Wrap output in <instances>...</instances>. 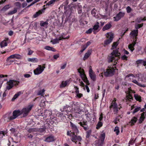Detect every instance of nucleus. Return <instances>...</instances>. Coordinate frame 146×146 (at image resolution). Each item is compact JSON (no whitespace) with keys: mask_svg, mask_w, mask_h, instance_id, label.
I'll list each match as a JSON object with an SVG mask.
<instances>
[{"mask_svg":"<svg viewBox=\"0 0 146 146\" xmlns=\"http://www.w3.org/2000/svg\"><path fill=\"white\" fill-rule=\"evenodd\" d=\"M120 53L119 52L118 49L113 50L111 54L109 55L107 58L108 61L109 63L113 62L116 64L120 58Z\"/></svg>","mask_w":146,"mask_h":146,"instance_id":"f257e3e1","label":"nucleus"},{"mask_svg":"<svg viewBox=\"0 0 146 146\" xmlns=\"http://www.w3.org/2000/svg\"><path fill=\"white\" fill-rule=\"evenodd\" d=\"M21 115V111L19 110H14L13 112L12 115H9L8 117L7 121H12L20 115Z\"/></svg>","mask_w":146,"mask_h":146,"instance_id":"f03ea898","label":"nucleus"},{"mask_svg":"<svg viewBox=\"0 0 146 146\" xmlns=\"http://www.w3.org/2000/svg\"><path fill=\"white\" fill-rule=\"evenodd\" d=\"M106 37L108 38L107 40H104V46H106L110 44L112 41L113 38V34L111 33H107Z\"/></svg>","mask_w":146,"mask_h":146,"instance_id":"7ed1b4c3","label":"nucleus"},{"mask_svg":"<svg viewBox=\"0 0 146 146\" xmlns=\"http://www.w3.org/2000/svg\"><path fill=\"white\" fill-rule=\"evenodd\" d=\"M115 69L113 67H110L109 68L107 69L106 71L104 72V75L106 77L112 76L113 75Z\"/></svg>","mask_w":146,"mask_h":146,"instance_id":"20e7f679","label":"nucleus"},{"mask_svg":"<svg viewBox=\"0 0 146 146\" xmlns=\"http://www.w3.org/2000/svg\"><path fill=\"white\" fill-rule=\"evenodd\" d=\"M33 107L32 105H29L26 108H24L21 111V114H23L24 116L27 115L28 113L31 111Z\"/></svg>","mask_w":146,"mask_h":146,"instance_id":"39448f33","label":"nucleus"},{"mask_svg":"<svg viewBox=\"0 0 146 146\" xmlns=\"http://www.w3.org/2000/svg\"><path fill=\"white\" fill-rule=\"evenodd\" d=\"M45 67L42 66L40 65H38V67L34 70L35 75H38L40 74L44 70Z\"/></svg>","mask_w":146,"mask_h":146,"instance_id":"423d86ee","label":"nucleus"},{"mask_svg":"<svg viewBox=\"0 0 146 146\" xmlns=\"http://www.w3.org/2000/svg\"><path fill=\"white\" fill-rule=\"evenodd\" d=\"M89 73L91 79L93 81H95L96 79V76L95 73L92 70L91 66H90L89 67Z\"/></svg>","mask_w":146,"mask_h":146,"instance_id":"0eeeda50","label":"nucleus"},{"mask_svg":"<svg viewBox=\"0 0 146 146\" xmlns=\"http://www.w3.org/2000/svg\"><path fill=\"white\" fill-rule=\"evenodd\" d=\"M125 13L122 12H119L117 14L116 16L113 17V19L114 21H118L121 19L125 15Z\"/></svg>","mask_w":146,"mask_h":146,"instance_id":"6e6552de","label":"nucleus"},{"mask_svg":"<svg viewBox=\"0 0 146 146\" xmlns=\"http://www.w3.org/2000/svg\"><path fill=\"white\" fill-rule=\"evenodd\" d=\"M77 134H75L74 136L71 139V140L73 142H75L76 143L77 142V141L80 142L82 139V137L80 136H77Z\"/></svg>","mask_w":146,"mask_h":146,"instance_id":"1a4fd4ad","label":"nucleus"},{"mask_svg":"<svg viewBox=\"0 0 146 146\" xmlns=\"http://www.w3.org/2000/svg\"><path fill=\"white\" fill-rule=\"evenodd\" d=\"M80 126L83 128L86 131L88 129V126L87 125L88 122L86 121H83L80 122L78 123Z\"/></svg>","mask_w":146,"mask_h":146,"instance_id":"9d476101","label":"nucleus"},{"mask_svg":"<svg viewBox=\"0 0 146 146\" xmlns=\"http://www.w3.org/2000/svg\"><path fill=\"white\" fill-rule=\"evenodd\" d=\"M70 83V79L67 80L65 81H63L60 85V88H64L68 86Z\"/></svg>","mask_w":146,"mask_h":146,"instance_id":"9b49d317","label":"nucleus"},{"mask_svg":"<svg viewBox=\"0 0 146 146\" xmlns=\"http://www.w3.org/2000/svg\"><path fill=\"white\" fill-rule=\"evenodd\" d=\"M70 126L73 131L72 132L76 134L78 133V130L76 125L71 122H70Z\"/></svg>","mask_w":146,"mask_h":146,"instance_id":"f8f14e48","label":"nucleus"},{"mask_svg":"<svg viewBox=\"0 0 146 146\" xmlns=\"http://www.w3.org/2000/svg\"><path fill=\"white\" fill-rule=\"evenodd\" d=\"M13 80H9V81L7 82L6 90H9L12 89L13 87Z\"/></svg>","mask_w":146,"mask_h":146,"instance_id":"ddd939ff","label":"nucleus"},{"mask_svg":"<svg viewBox=\"0 0 146 146\" xmlns=\"http://www.w3.org/2000/svg\"><path fill=\"white\" fill-rule=\"evenodd\" d=\"M78 71L80 73V76L82 79L86 77L85 74L84 70L83 69H82L81 67L79 68L78 69Z\"/></svg>","mask_w":146,"mask_h":146,"instance_id":"4468645a","label":"nucleus"},{"mask_svg":"<svg viewBox=\"0 0 146 146\" xmlns=\"http://www.w3.org/2000/svg\"><path fill=\"white\" fill-rule=\"evenodd\" d=\"M10 42V40L8 38H5L3 41L0 44V46L1 48L7 45V44Z\"/></svg>","mask_w":146,"mask_h":146,"instance_id":"2eb2a0df","label":"nucleus"},{"mask_svg":"<svg viewBox=\"0 0 146 146\" xmlns=\"http://www.w3.org/2000/svg\"><path fill=\"white\" fill-rule=\"evenodd\" d=\"M44 10H39L33 15V17L34 18H36L38 17L42 13H44Z\"/></svg>","mask_w":146,"mask_h":146,"instance_id":"dca6fc26","label":"nucleus"},{"mask_svg":"<svg viewBox=\"0 0 146 146\" xmlns=\"http://www.w3.org/2000/svg\"><path fill=\"white\" fill-rule=\"evenodd\" d=\"M104 141L100 139L96 141L93 143L95 146H103Z\"/></svg>","mask_w":146,"mask_h":146,"instance_id":"f3484780","label":"nucleus"},{"mask_svg":"<svg viewBox=\"0 0 146 146\" xmlns=\"http://www.w3.org/2000/svg\"><path fill=\"white\" fill-rule=\"evenodd\" d=\"M92 52V50H88L87 51V52L86 53L84 57L83 60H85L89 57L91 53Z\"/></svg>","mask_w":146,"mask_h":146,"instance_id":"a211bd4d","label":"nucleus"},{"mask_svg":"<svg viewBox=\"0 0 146 146\" xmlns=\"http://www.w3.org/2000/svg\"><path fill=\"white\" fill-rule=\"evenodd\" d=\"M138 33V30H134L132 31L130 33V35L133 37H136Z\"/></svg>","mask_w":146,"mask_h":146,"instance_id":"6ab92c4d","label":"nucleus"},{"mask_svg":"<svg viewBox=\"0 0 146 146\" xmlns=\"http://www.w3.org/2000/svg\"><path fill=\"white\" fill-rule=\"evenodd\" d=\"M112 25L110 23H108L103 28L102 30L103 31L108 30L110 28Z\"/></svg>","mask_w":146,"mask_h":146,"instance_id":"aec40b11","label":"nucleus"},{"mask_svg":"<svg viewBox=\"0 0 146 146\" xmlns=\"http://www.w3.org/2000/svg\"><path fill=\"white\" fill-rule=\"evenodd\" d=\"M48 19L46 21L44 22L43 21H40V25L41 27H45L46 28L47 27V25H48Z\"/></svg>","mask_w":146,"mask_h":146,"instance_id":"412c9836","label":"nucleus"},{"mask_svg":"<svg viewBox=\"0 0 146 146\" xmlns=\"http://www.w3.org/2000/svg\"><path fill=\"white\" fill-rule=\"evenodd\" d=\"M145 112H143L141 114V116L140 117L139 123L140 124L142 123L145 118Z\"/></svg>","mask_w":146,"mask_h":146,"instance_id":"4be33fe9","label":"nucleus"},{"mask_svg":"<svg viewBox=\"0 0 146 146\" xmlns=\"http://www.w3.org/2000/svg\"><path fill=\"white\" fill-rule=\"evenodd\" d=\"M55 140L53 136H50L47 137L45 139V141L48 142H51Z\"/></svg>","mask_w":146,"mask_h":146,"instance_id":"5701e85b","label":"nucleus"},{"mask_svg":"<svg viewBox=\"0 0 146 146\" xmlns=\"http://www.w3.org/2000/svg\"><path fill=\"white\" fill-rule=\"evenodd\" d=\"M135 44V42H134V43L129 44L128 45V48L130 50L131 52H133L135 49L134 46Z\"/></svg>","mask_w":146,"mask_h":146,"instance_id":"b1692460","label":"nucleus"},{"mask_svg":"<svg viewBox=\"0 0 146 146\" xmlns=\"http://www.w3.org/2000/svg\"><path fill=\"white\" fill-rule=\"evenodd\" d=\"M126 101L127 102V101H131L133 100V97L132 95L130 94H129L127 95L126 96Z\"/></svg>","mask_w":146,"mask_h":146,"instance_id":"393cba45","label":"nucleus"},{"mask_svg":"<svg viewBox=\"0 0 146 146\" xmlns=\"http://www.w3.org/2000/svg\"><path fill=\"white\" fill-rule=\"evenodd\" d=\"M52 114V112L46 110L44 112V115H45L46 117L47 118V119L50 118V115Z\"/></svg>","mask_w":146,"mask_h":146,"instance_id":"a878e982","label":"nucleus"},{"mask_svg":"<svg viewBox=\"0 0 146 146\" xmlns=\"http://www.w3.org/2000/svg\"><path fill=\"white\" fill-rule=\"evenodd\" d=\"M28 61L29 62H37L38 60L37 58H29L28 59Z\"/></svg>","mask_w":146,"mask_h":146,"instance_id":"bb28decb","label":"nucleus"},{"mask_svg":"<svg viewBox=\"0 0 146 146\" xmlns=\"http://www.w3.org/2000/svg\"><path fill=\"white\" fill-rule=\"evenodd\" d=\"M137 120V117H132L131 120V125L132 126L134 125L135 123L136 122Z\"/></svg>","mask_w":146,"mask_h":146,"instance_id":"cd10ccee","label":"nucleus"},{"mask_svg":"<svg viewBox=\"0 0 146 146\" xmlns=\"http://www.w3.org/2000/svg\"><path fill=\"white\" fill-rule=\"evenodd\" d=\"M44 48L48 50L51 51L53 52L56 51V50L55 48H54L52 47H50L49 46H45L44 47Z\"/></svg>","mask_w":146,"mask_h":146,"instance_id":"c85d7f7f","label":"nucleus"},{"mask_svg":"<svg viewBox=\"0 0 146 146\" xmlns=\"http://www.w3.org/2000/svg\"><path fill=\"white\" fill-rule=\"evenodd\" d=\"M105 132H104V131H103L100 135V139L102 141H104L105 139Z\"/></svg>","mask_w":146,"mask_h":146,"instance_id":"c756f323","label":"nucleus"},{"mask_svg":"<svg viewBox=\"0 0 146 146\" xmlns=\"http://www.w3.org/2000/svg\"><path fill=\"white\" fill-rule=\"evenodd\" d=\"M132 82L136 84L137 85L139 86L143 87H144L145 86L144 85H142L140 83H139L136 80H134L132 81Z\"/></svg>","mask_w":146,"mask_h":146,"instance_id":"7c9ffc66","label":"nucleus"},{"mask_svg":"<svg viewBox=\"0 0 146 146\" xmlns=\"http://www.w3.org/2000/svg\"><path fill=\"white\" fill-rule=\"evenodd\" d=\"M134 96L135 99L137 101L141 102V97L137 94H134Z\"/></svg>","mask_w":146,"mask_h":146,"instance_id":"2f4dec72","label":"nucleus"},{"mask_svg":"<svg viewBox=\"0 0 146 146\" xmlns=\"http://www.w3.org/2000/svg\"><path fill=\"white\" fill-rule=\"evenodd\" d=\"M118 106L117 105L116 102H111V104L110 106V108L111 109L113 107H115Z\"/></svg>","mask_w":146,"mask_h":146,"instance_id":"473e14b6","label":"nucleus"},{"mask_svg":"<svg viewBox=\"0 0 146 146\" xmlns=\"http://www.w3.org/2000/svg\"><path fill=\"white\" fill-rule=\"evenodd\" d=\"M143 26V23L141 24H135V27L136 30H138V29L141 27Z\"/></svg>","mask_w":146,"mask_h":146,"instance_id":"72a5a7b5","label":"nucleus"},{"mask_svg":"<svg viewBox=\"0 0 146 146\" xmlns=\"http://www.w3.org/2000/svg\"><path fill=\"white\" fill-rule=\"evenodd\" d=\"M99 23L97 22H96V24L94 26L93 28V30H94V31H96L98 29L99 27Z\"/></svg>","mask_w":146,"mask_h":146,"instance_id":"f704fd0d","label":"nucleus"},{"mask_svg":"<svg viewBox=\"0 0 146 146\" xmlns=\"http://www.w3.org/2000/svg\"><path fill=\"white\" fill-rule=\"evenodd\" d=\"M37 129L36 128H30L27 131L29 133H31L37 131Z\"/></svg>","mask_w":146,"mask_h":146,"instance_id":"c9c22d12","label":"nucleus"},{"mask_svg":"<svg viewBox=\"0 0 146 146\" xmlns=\"http://www.w3.org/2000/svg\"><path fill=\"white\" fill-rule=\"evenodd\" d=\"M103 125V123L102 122L99 121L96 125V128L98 129Z\"/></svg>","mask_w":146,"mask_h":146,"instance_id":"e433bc0d","label":"nucleus"},{"mask_svg":"<svg viewBox=\"0 0 146 146\" xmlns=\"http://www.w3.org/2000/svg\"><path fill=\"white\" fill-rule=\"evenodd\" d=\"M14 5L15 6L17 9L20 8L21 6V5L20 3L18 2L15 3H14Z\"/></svg>","mask_w":146,"mask_h":146,"instance_id":"4c0bfd02","label":"nucleus"},{"mask_svg":"<svg viewBox=\"0 0 146 146\" xmlns=\"http://www.w3.org/2000/svg\"><path fill=\"white\" fill-rule=\"evenodd\" d=\"M118 44L117 42H114L112 45V48H111V50H113L115 48Z\"/></svg>","mask_w":146,"mask_h":146,"instance_id":"58836bf2","label":"nucleus"},{"mask_svg":"<svg viewBox=\"0 0 146 146\" xmlns=\"http://www.w3.org/2000/svg\"><path fill=\"white\" fill-rule=\"evenodd\" d=\"M141 108L140 107H137L135 108L133 111H131L133 113H135L140 110Z\"/></svg>","mask_w":146,"mask_h":146,"instance_id":"ea45409f","label":"nucleus"},{"mask_svg":"<svg viewBox=\"0 0 146 146\" xmlns=\"http://www.w3.org/2000/svg\"><path fill=\"white\" fill-rule=\"evenodd\" d=\"M82 80H83V81L85 82L86 84L87 85H89L90 84V83L89 82V81L88 80L87 78V77H86L85 78H83L82 79Z\"/></svg>","mask_w":146,"mask_h":146,"instance_id":"a19ab883","label":"nucleus"},{"mask_svg":"<svg viewBox=\"0 0 146 146\" xmlns=\"http://www.w3.org/2000/svg\"><path fill=\"white\" fill-rule=\"evenodd\" d=\"M114 131L115 132V133L117 135L119 134V130L118 127H115L114 129Z\"/></svg>","mask_w":146,"mask_h":146,"instance_id":"79ce46f5","label":"nucleus"},{"mask_svg":"<svg viewBox=\"0 0 146 146\" xmlns=\"http://www.w3.org/2000/svg\"><path fill=\"white\" fill-rule=\"evenodd\" d=\"M15 54V58L17 59H22V56L19 54Z\"/></svg>","mask_w":146,"mask_h":146,"instance_id":"37998d69","label":"nucleus"},{"mask_svg":"<svg viewBox=\"0 0 146 146\" xmlns=\"http://www.w3.org/2000/svg\"><path fill=\"white\" fill-rule=\"evenodd\" d=\"M92 131L91 130H89L86 132V138H89L91 134Z\"/></svg>","mask_w":146,"mask_h":146,"instance_id":"c03bdc74","label":"nucleus"},{"mask_svg":"<svg viewBox=\"0 0 146 146\" xmlns=\"http://www.w3.org/2000/svg\"><path fill=\"white\" fill-rule=\"evenodd\" d=\"M67 134L68 135L70 136V137H72H72L74 136L75 133H74L72 132H71V131H68L67 132Z\"/></svg>","mask_w":146,"mask_h":146,"instance_id":"a18cd8bd","label":"nucleus"},{"mask_svg":"<svg viewBox=\"0 0 146 146\" xmlns=\"http://www.w3.org/2000/svg\"><path fill=\"white\" fill-rule=\"evenodd\" d=\"M113 111L114 112V113L115 114H116L117 113L118 111V106L113 107Z\"/></svg>","mask_w":146,"mask_h":146,"instance_id":"49530a36","label":"nucleus"},{"mask_svg":"<svg viewBox=\"0 0 146 146\" xmlns=\"http://www.w3.org/2000/svg\"><path fill=\"white\" fill-rule=\"evenodd\" d=\"M37 129V131H39L41 133H43L45 131V128H44Z\"/></svg>","mask_w":146,"mask_h":146,"instance_id":"de8ad7c7","label":"nucleus"},{"mask_svg":"<svg viewBox=\"0 0 146 146\" xmlns=\"http://www.w3.org/2000/svg\"><path fill=\"white\" fill-rule=\"evenodd\" d=\"M51 42H52L53 44L58 43L59 42L58 38H57L53 39V40H51Z\"/></svg>","mask_w":146,"mask_h":146,"instance_id":"09e8293b","label":"nucleus"},{"mask_svg":"<svg viewBox=\"0 0 146 146\" xmlns=\"http://www.w3.org/2000/svg\"><path fill=\"white\" fill-rule=\"evenodd\" d=\"M40 0H35L34 1H33L32 3L30 5H28L27 7V8H28L29 7L31 6L32 5L38 2L39 1H40Z\"/></svg>","mask_w":146,"mask_h":146,"instance_id":"8fccbe9b","label":"nucleus"},{"mask_svg":"<svg viewBox=\"0 0 146 146\" xmlns=\"http://www.w3.org/2000/svg\"><path fill=\"white\" fill-rule=\"evenodd\" d=\"M119 117H120V115H119L118 116L116 117L115 119L114 120L113 122H114L115 124H117V121H119V119L118 118Z\"/></svg>","mask_w":146,"mask_h":146,"instance_id":"3c124183","label":"nucleus"},{"mask_svg":"<svg viewBox=\"0 0 146 146\" xmlns=\"http://www.w3.org/2000/svg\"><path fill=\"white\" fill-rule=\"evenodd\" d=\"M26 136L27 138H29L31 140H32L33 137V135L31 134H30L29 133L27 134L26 135Z\"/></svg>","mask_w":146,"mask_h":146,"instance_id":"603ef678","label":"nucleus"},{"mask_svg":"<svg viewBox=\"0 0 146 146\" xmlns=\"http://www.w3.org/2000/svg\"><path fill=\"white\" fill-rule=\"evenodd\" d=\"M13 80V86H17L19 84V81H18L16 80Z\"/></svg>","mask_w":146,"mask_h":146,"instance_id":"864d4df0","label":"nucleus"},{"mask_svg":"<svg viewBox=\"0 0 146 146\" xmlns=\"http://www.w3.org/2000/svg\"><path fill=\"white\" fill-rule=\"evenodd\" d=\"M96 10H92L91 11V13L93 16L96 17Z\"/></svg>","mask_w":146,"mask_h":146,"instance_id":"5fc2aeb1","label":"nucleus"},{"mask_svg":"<svg viewBox=\"0 0 146 146\" xmlns=\"http://www.w3.org/2000/svg\"><path fill=\"white\" fill-rule=\"evenodd\" d=\"M27 50L29 51V52L27 54L28 55H31L34 52V51L31 50L30 48H28Z\"/></svg>","mask_w":146,"mask_h":146,"instance_id":"6e6d98bb","label":"nucleus"},{"mask_svg":"<svg viewBox=\"0 0 146 146\" xmlns=\"http://www.w3.org/2000/svg\"><path fill=\"white\" fill-rule=\"evenodd\" d=\"M21 94V92L20 91L18 92L17 93L15 94L14 96V97L17 98Z\"/></svg>","mask_w":146,"mask_h":146,"instance_id":"4d7b16f0","label":"nucleus"},{"mask_svg":"<svg viewBox=\"0 0 146 146\" xmlns=\"http://www.w3.org/2000/svg\"><path fill=\"white\" fill-rule=\"evenodd\" d=\"M44 91H45L44 89H42V90H41L39 91L38 92L37 94L38 95H41L44 92Z\"/></svg>","mask_w":146,"mask_h":146,"instance_id":"13d9d810","label":"nucleus"},{"mask_svg":"<svg viewBox=\"0 0 146 146\" xmlns=\"http://www.w3.org/2000/svg\"><path fill=\"white\" fill-rule=\"evenodd\" d=\"M17 10H13V11H10L8 14L9 15H13L17 12Z\"/></svg>","mask_w":146,"mask_h":146,"instance_id":"bf43d9fd","label":"nucleus"},{"mask_svg":"<svg viewBox=\"0 0 146 146\" xmlns=\"http://www.w3.org/2000/svg\"><path fill=\"white\" fill-rule=\"evenodd\" d=\"M121 59L122 60H127L128 57L126 56L124 54L121 57Z\"/></svg>","mask_w":146,"mask_h":146,"instance_id":"052dcab7","label":"nucleus"},{"mask_svg":"<svg viewBox=\"0 0 146 146\" xmlns=\"http://www.w3.org/2000/svg\"><path fill=\"white\" fill-rule=\"evenodd\" d=\"M135 140H133L132 139H131L129 141V146H130V145H133L135 143Z\"/></svg>","mask_w":146,"mask_h":146,"instance_id":"680f3d73","label":"nucleus"},{"mask_svg":"<svg viewBox=\"0 0 146 146\" xmlns=\"http://www.w3.org/2000/svg\"><path fill=\"white\" fill-rule=\"evenodd\" d=\"M5 132L3 131H0V139L2 138L4 136H5Z\"/></svg>","mask_w":146,"mask_h":146,"instance_id":"e2e57ef3","label":"nucleus"},{"mask_svg":"<svg viewBox=\"0 0 146 146\" xmlns=\"http://www.w3.org/2000/svg\"><path fill=\"white\" fill-rule=\"evenodd\" d=\"M72 106L73 108H75V106L77 105L78 102H72Z\"/></svg>","mask_w":146,"mask_h":146,"instance_id":"0e129e2a","label":"nucleus"},{"mask_svg":"<svg viewBox=\"0 0 146 146\" xmlns=\"http://www.w3.org/2000/svg\"><path fill=\"white\" fill-rule=\"evenodd\" d=\"M136 63L138 64H139L142 63L143 64V60H138L136 61Z\"/></svg>","mask_w":146,"mask_h":146,"instance_id":"69168bd1","label":"nucleus"},{"mask_svg":"<svg viewBox=\"0 0 146 146\" xmlns=\"http://www.w3.org/2000/svg\"><path fill=\"white\" fill-rule=\"evenodd\" d=\"M74 88L76 90L75 91V92L76 93V94H78V92H79V88H78L75 86H74Z\"/></svg>","mask_w":146,"mask_h":146,"instance_id":"338daca9","label":"nucleus"},{"mask_svg":"<svg viewBox=\"0 0 146 146\" xmlns=\"http://www.w3.org/2000/svg\"><path fill=\"white\" fill-rule=\"evenodd\" d=\"M93 31V29L92 28H90L87 30L86 33L87 34H90Z\"/></svg>","mask_w":146,"mask_h":146,"instance_id":"774afa93","label":"nucleus"}]
</instances>
